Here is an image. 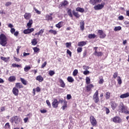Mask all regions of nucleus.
I'll return each mask as SVG.
<instances>
[{"label":"nucleus","instance_id":"1","mask_svg":"<svg viewBox=\"0 0 129 129\" xmlns=\"http://www.w3.org/2000/svg\"><path fill=\"white\" fill-rule=\"evenodd\" d=\"M8 39L7 38V36L4 34H1L0 35V44L2 45L3 47H5L8 42Z\"/></svg>","mask_w":129,"mask_h":129},{"label":"nucleus","instance_id":"2","mask_svg":"<svg viewBox=\"0 0 129 129\" xmlns=\"http://www.w3.org/2000/svg\"><path fill=\"white\" fill-rule=\"evenodd\" d=\"M10 121L11 123H14V122H15L16 124H19V123H21V122H22V118H20L18 116H14L11 117Z\"/></svg>","mask_w":129,"mask_h":129},{"label":"nucleus","instance_id":"3","mask_svg":"<svg viewBox=\"0 0 129 129\" xmlns=\"http://www.w3.org/2000/svg\"><path fill=\"white\" fill-rule=\"evenodd\" d=\"M126 107L124 106L123 103L120 102L118 106V111L121 113H123L124 110H126Z\"/></svg>","mask_w":129,"mask_h":129},{"label":"nucleus","instance_id":"4","mask_svg":"<svg viewBox=\"0 0 129 129\" xmlns=\"http://www.w3.org/2000/svg\"><path fill=\"white\" fill-rule=\"evenodd\" d=\"M105 5V3H102L101 4H98L94 7V10L95 11H99L100 10H102L103 8H104V6Z\"/></svg>","mask_w":129,"mask_h":129},{"label":"nucleus","instance_id":"5","mask_svg":"<svg viewBox=\"0 0 129 129\" xmlns=\"http://www.w3.org/2000/svg\"><path fill=\"white\" fill-rule=\"evenodd\" d=\"M93 99L95 103H98L99 102V97H98V91H96L93 96Z\"/></svg>","mask_w":129,"mask_h":129},{"label":"nucleus","instance_id":"6","mask_svg":"<svg viewBox=\"0 0 129 129\" xmlns=\"http://www.w3.org/2000/svg\"><path fill=\"white\" fill-rule=\"evenodd\" d=\"M90 121L93 126H96L97 124V121H96L95 118H94V116L92 115L90 117Z\"/></svg>","mask_w":129,"mask_h":129},{"label":"nucleus","instance_id":"7","mask_svg":"<svg viewBox=\"0 0 129 129\" xmlns=\"http://www.w3.org/2000/svg\"><path fill=\"white\" fill-rule=\"evenodd\" d=\"M112 121L115 122V123H120V122H121V118L117 116H116L112 118Z\"/></svg>","mask_w":129,"mask_h":129},{"label":"nucleus","instance_id":"8","mask_svg":"<svg viewBox=\"0 0 129 129\" xmlns=\"http://www.w3.org/2000/svg\"><path fill=\"white\" fill-rule=\"evenodd\" d=\"M68 5V2L67 1H63L59 5L58 8L59 9H63V8H65L66 6Z\"/></svg>","mask_w":129,"mask_h":129},{"label":"nucleus","instance_id":"9","mask_svg":"<svg viewBox=\"0 0 129 129\" xmlns=\"http://www.w3.org/2000/svg\"><path fill=\"white\" fill-rule=\"evenodd\" d=\"M34 28H29L25 29L23 31L24 34H31V33H32V32H34Z\"/></svg>","mask_w":129,"mask_h":129},{"label":"nucleus","instance_id":"10","mask_svg":"<svg viewBox=\"0 0 129 129\" xmlns=\"http://www.w3.org/2000/svg\"><path fill=\"white\" fill-rule=\"evenodd\" d=\"M98 33L99 35V37L101 38V39H103V38H105L106 35L105 33H104L103 31L102 30H99L98 31Z\"/></svg>","mask_w":129,"mask_h":129},{"label":"nucleus","instance_id":"11","mask_svg":"<svg viewBox=\"0 0 129 129\" xmlns=\"http://www.w3.org/2000/svg\"><path fill=\"white\" fill-rule=\"evenodd\" d=\"M102 2V0H90V3L93 6H95L96 4H100Z\"/></svg>","mask_w":129,"mask_h":129},{"label":"nucleus","instance_id":"12","mask_svg":"<svg viewBox=\"0 0 129 129\" xmlns=\"http://www.w3.org/2000/svg\"><path fill=\"white\" fill-rule=\"evenodd\" d=\"M12 92L15 96H18V95H19V89L16 87L13 88Z\"/></svg>","mask_w":129,"mask_h":129},{"label":"nucleus","instance_id":"13","mask_svg":"<svg viewBox=\"0 0 129 129\" xmlns=\"http://www.w3.org/2000/svg\"><path fill=\"white\" fill-rule=\"evenodd\" d=\"M110 105L111 106L112 109H113V110H114V109H115V108H116L117 106V104L114 101H111L110 102Z\"/></svg>","mask_w":129,"mask_h":129},{"label":"nucleus","instance_id":"14","mask_svg":"<svg viewBox=\"0 0 129 129\" xmlns=\"http://www.w3.org/2000/svg\"><path fill=\"white\" fill-rule=\"evenodd\" d=\"M94 55L97 56V57H101V56L103 55V53L101 51H97V50H96L94 52Z\"/></svg>","mask_w":129,"mask_h":129},{"label":"nucleus","instance_id":"15","mask_svg":"<svg viewBox=\"0 0 129 129\" xmlns=\"http://www.w3.org/2000/svg\"><path fill=\"white\" fill-rule=\"evenodd\" d=\"M58 104H59V103H58V101L56 100V99H54L53 100V102H52L53 107H54V108L58 107Z\"/></svg>","mask_w":129,"mask_h":129},{"label":"nucleus","instance_id":"16","mask_svg":"<svg viewBox=\"0 0 129 129\" xmlns=\"http://www.w3.org/2000/svg\"><path fill=\"white\" fill-rule=\"evenodd\" d=\"M119 97L120 98H121L122 99H123V98H126L127 97H129V93L127 92L126 93L122 94L121 95H120Z\"/></svg>","mask_w":129,"mask_h":129},{"label":"nucleus","instance_id":"17","mask_svg":"<svg viewBox=\"0 0 129 129\" xmlns=\"http://www.w3.org/2000/svg\"><path fill=\"white\" fill-rule=\"evenodd\" d=\"M31 17H32L31 13H26L24 14V19H25V20H30Z\"/></svg>","mask_w":129,"mask_h":129},{"label":"nucleus","instance_id":"18","mask_svg":"<svg viewBox=\"0 0 129 129\" xmlns=\"http://www.w3.org/2000/svg\"><path fill=\"white\" fill-rule=\"evenodd\" d=\"M44 31H45L44 29H41L38 32L35 33V36L37 35L38 37H39V36H42V34L44 33Z\"/></svg>","mask_w":129,"mask_h":129},{"label":"nucleus","instance_id":"19","mask_svg":"<svg viewBox=\"0 0 129 129\" xmlns=\"http://www.w3.org/2000/svg\"><path fill=\"white\" fill-rule=\"evenodd\" d=\"M87 41H80L78 42V46L79 47H83V46H85L86 45Z\"/></svg>","mask_w":129,"mask_h":129},{"label":"nucleus","instance_id":"20","mask_svg":"<svg viewBox=\"0 0 129 129\" xmlns=\"http://www.w3.org/2000/svg\"><path fill=\"white\" fill-rule=\"evenodd\" d=\"M93 87H94V86H93V85L92 84H90L87 85L86 86V89H87V92H89V91L91 90V88H93Z\"/></svg>","mask_w":129,"mask_h":129},{"label":"nucleus","instance_id":"21","mask_svg":"<svg viewBox=\"0 0 129 129\" xmlns=\"http://www.w3.org/2000/svg\"><path fill=\"white\" fill-rule=\"evenodd\" d=\"M32 25H33V20L31 19L29 20L28 23L27 24V28L30 29V28H31Z\"/></svg>","mask_w":129,"mask_h":129},{"label":"nucleus","instance_id":"22","mask_svg":"<svg viewBox=\"0 0 129 129\" xmlns=\"http://www.w3.org/2000/svg\"><path fill=\"white\" fill-rule=\"evenodd\" d=\"M16 88H18L19 89H20V88H23L24 86L21 83H16Z\"/></svg>","mask_w":129,"mask_h":129},{"label":"nucleus","instance_id":"23","mask_svg":"<svg viewBox=\"0 0 129 129\" xmlns=\"http://www.w3.org/2000/svg\"><path fill=\"white\" fill-rule=\"evenodd\" d=\"M59 83L60 84V87H62V88H64L65 87V83H64V81L62 79H59Z\"/></svg>","mask_w":129,"mask_h":129},{"label":"nucleus","instance_id":"24","mask_svg":"<svg viewBox=\"0 0 129 129\" xmlns=\"http://www.w3.org/2000/svg\"><path fill=\"white\" fill-rule=\"evenodd\" d=\"M52 15L53 14H50V15H46L45 18L46 19V20H47V21H52V20H53V18L52 17Z\"/></svg>","mask_w":129,"mask_h":129},{"label":"nucleus","instance_id":"25","mask_svg":"<svg viewBox=\"0 0 129 129\" xmlns=\"http://www.w3.org/2000/svg\"><path fill=\"white\" fill-rule=\"evenodd\" d=\"M80 27L81 29V31H84V25H85L84 21H81L80 23Z\"/></svg>","mask_w":129,"mask_h":129},{"label":"nucleus","instance_id":"26","mask_svg":"<svg viewBox=\"0 0 129 129\" xmlns=\"http://www.w3.org/2000/svg\"><path fill=\"white\" fill-rule=\"evenodd\" d=\"M1 60H3V61H4V62H9V60H10V57H5L4 56H1Z\"/></svg>","mask_w":129,"mask_h":129},{"label":"nucleus","instance_id":"27","mask_svg":"<svg viewBox=\"0 0 129 129\" xmlns=\"http://www.w3.org/2000/svg\"><path fill=\"white\" fill-rule=\"evenodd\" d=\"M73 14L75 17H76V18H80V15H79L78 13L76 12L75 10L73 11Z\"/></svg>","mask_w":129,"mask_h":129},{"label":"nucleus","instance_id":"28","mask_svg":"<svg viewBox=\"0 0 129 129\" xmlns=\"http://www.w3.org/2000/svg\"><path fill=\"white\" fill-rule=\"evenodd\" d=\"M9 81L10 82H14V81H16V77L15 76H11L9 79H8Z\"/></svg>","mask_w":129,"mask_h":129},{"label":"nucleus","instance_id":"29","mask_svg":"<svg viewBox=\"0 0 129 129\" xmlns=\"http://www.w3.org/2000/svg\"><path fill=\"white\" fill-rule=\"evenodd\" d=\"M36 80L39 81V82H42L44 80V79L41 76H38L36 77Z\"/></svg>","mask_w":129,"mask_h":129},{"label":"nucleus","instance_id":"30","mask_svg":"<svg viewBox=\"0 0 129 129\" xmlns=\"http://www.w3.org/2000/svg\"><path fill=\"white\" fill-rule=\"evenodd\" d=\"M67 80L69 82H71V83H72V82L74 81V79H73L72 77L69 76L68 77Z\"/></svg>","mask_w":129,"mask_h":129},{"label":"nucleus","instance_id":"31","mask_svg":"<svg viewBox=\"0 0 129 129\" xmlns=\"http://www.w3.org/2000/svg\"><path fill=\"white\" fill-rule=\"evenodd\" d=\"M77 12H80V13H83L84 12V9L78 7L76 8Z\"/></svg>","mask_w":129,"mask_h":129},{"label":"nucleus","instance_id":"32","mask_svg":"<svg viewBox=\"0 0 129 129\" xmlns=\"http://www.w3.org/2000/svg\"><path fill=\"white\" fill-rule=\"evenodd\" d=\"M31 43L32 44V45H33V46H36V45H37V39L36 38H34L32 41H31Z\"/></svg>","mask_w":129,"mask_h":129},{"label":"nucleus","instance_id":"33","mask_svg":"<svg viewBox=\"0 0 129 129\" xmlns=\"http://www.w3.org/2000/svg\"><path fill=\"white\" fill-rule=\"evenodd\" d=\"M96 37V35L94 34H90L88 35V38L89 39H94Z\"/></svg>","mask_w":129,"mask_h":129},{"label":"nucleus","instance_id":"34","mask_svg":"<svg viewBox=\"0 0 129 129\" xmlns=\"http://www.w3.org/2000/svg\"><path fill=\"white\" fill-rule=\"evenodd\" d=\"M62 24H63L62 22H60L57 24H56L55 27H56V28H58V29H60V28L62 27Z\"/></svg>","mask_w":129,"mask_h":129},{"label":"nucleus","instance_id":"35","mask_svg":"<svg viewBox=\"0 0 129 129\" xmlns=\"http://www.w3.org/2000/svg\"><path fill=\"white\" fill-rule=\"evenodd\" d=\"M20 80H21L22 83L24 84V85H27V81H26V80H25L23 78H21Z\"/></svg>","mask_w":129,"mask_h":129},{"label":"nucleus","instance_id":"36","mask_svg":"<svg viewBox=\"0 0 129 129\" xmlns=\"http://www.w3.org/2000/svg\"><path fill=\"white\" fill-rule=\"evenodd\" d=\"M120 30H121V27L120 26H117L114 28V31H115V32H117V31H120Z\"/></svg>","mask_w":129,"mask_h":129},{"label":"nucleus","instance_id":"37","mask_svg":"<svg viewBox=\"0 0 129 129\" xmlns=\"http://www.w3.org/2000/svg\"><path fill=\"white\" fill-rule=\"evenodd\" d=\"M68 14L69 15L71 18H72L73 17V15H72V10L71 9H69L68 11Z\"/></svg>","mask_w":129,"mask_h":129},{"label":"nucleus","instance_id":"38","mask_svg":"<svg viewBox=\"0 0 129 129\" xmlns=\"http://www.w3.org/2000/svg\"><path fill=\"white\" fill-rule=\"evenodd\" d=\"M30 69H31V67L26 66L24 68V71L25 72H28V71H29V70H30Z\"/></svg>","mask_w":129,"mask_h":129},{"label":"nucleus","instance_id":"39","mask_svg":"<svg viewBox=\"0 0 129 129\" xmlns=\"http://www.w3.org/2000/svg\"><path fill=\"white\" fill-rule=\"evenodd\" d=\"M4 127L6 129L11 128V126L10 125V123H9V122L6 123Z\"/></svg>","mask_w":129,"mask_h":129},{"label":"nucleus","instance_id":"40","mask_svg":"<svg viewBox=\"0 0 129 129\" xmlns=\"http://www.w3.org/2000/svg\"><path fill=\"white\" fill-rule=\"evenodd\" d=\"M110 97V93L109 92H106L105 94V98L106 99H109V98Z\"/></svg>","mask_w":129,"mask_h":129},{"label":"nucleus","instance_id":"41","mask_svg":"<svg viewBox=\"0 0 129 129\" xmlns=\"http://www.w3.org/2000/svg\"><path fill=\"white\" fill-rule=\"evenodd\" d=\"M86 83L88 85L90 83V78L88 77L86 78Z\"/></svg>","mask_w":129,"mask_h":129},{"label":"nucleus","instance_id":"42","mask_svg":"<svg viewBox=\"0 0 129 129\" xmlns=\"http://www.w3.org/2000/svg\"><path fill=\"white\" fill-rule=\"evenodd\" d=\"M12 67L14 68H16V67H17V68H19V67H21V65L19 64H17L16 63H13L12 64Z\"/></svg>","mask_w":129,"mask_h":129},{"label":"nucleus","instance_id":"43","mask_svg":"<svg viewBox=\"0 0 129 129\" xmlns=\"http://www.w3.org/2000/svg\"><path fill=\"white\" fill-rule=\"evenodd\" d=\"M33 49L35 53H37V52H39L40 51V48L37 47H34Z\"/></svg>","mask_w":129,"mask_h":129},{"label":"nucleus","instance_id":"44","mask_svg":"<svg viewBox=\"0 0 129 129\" xmlns=\"http://www.w3.org/2000/svg\"><path fill=\"white\" fill-rule=\"evenodd\" d=\"M78 74V70H75L73 73V76H76Z\"/></svg>","mask_w":129,"mask_h":129},{"label":"nucleus","instance_id":"45","mask_svg":"<svg viewBox=\"0 0 129 129\" xmlns=\"http://www.w3.org/2000/svg\"><path fill=\"white\" fill-rule=\"evenodd\" d=\"M118 79H117V82H118V84H121V83H122V82L121 81V79L120 78V77H117Z\"/></svg>","mask_w":129,"mask_h":129},{"label":"nucleus","instance_id":"46","mask_svg":"<svg viewBox=\"0 0 129 129\" xmlns=\"http://www.w3.org/2000/svg\"><path fill=\"white\" fill-rule=\"evenodd\" d=\"M49 33H51V34H53V35H56L57 34V31L56 30H50L49 31Z\"/></svg>","mask_w":129,"mask_h":129},{"label":"nucleus","instance_id":"47","mask_svg":"<svg viewBox=\"0 0 129 129\" xmlns=\"http://www.w3.org/2000/svg\"><path fill=\"white\" fill-rule=\"evenodd\" d=\"M49 75H50V76H53V75H54V74H55V72H54V71H49V73H48Z\"/></svg>","mask_w":129,"mask_h":129},{"label":"nucleus","instance_id":"48","mask_svg":"<svg viewBox=\"0 0 129 129\" xmlns=\"http://www.w3.org/2000/svg\"><path fill=\"white\" fill-rule=\"evenodd\" d=\"M66 103H67V102L64 101V105L63 106H62V107H61L62 110H64L65 108H66V107H67V105L66 104Z\"/></svg>","mask_w":129,"mask_h":129},{"label":"nucleus","instance_id":"49","mask_svg":"<svg viewBox=\"0 0 129 129\" xmlns=\"http://www.w3.org/2000/svg\"><path fill=\"white\" fill-rule=\"evenodd\" d=\"M66 46L67 48H69L70 47H71V42H67L66 43Z\"/></svg>","mask_w":129,"mask_h":129},{"label":"nucleus","instance_id":"50","mask_svg":"<svg viewBox=\"0 0 129 129\" xmlns=\"http://www.w3.org/2000/svg\"><path fill=\"white\" fill-rule=\"evenodd\" d=\"M77 51L78 53H81L82 52V47H78Z\"/></svg>","mask_w":129,"mask_h":129},{"label":"nucleus","instance_id":"51","mask_svg":"<svg viewBox=\"0 0 129 129\" xmlns=\"http://www.w3.org/2000/svg\"><path fill=\"white\" fill-rule=\"evenodd\" d=\"M67 53L69 55L70 57H71L72 52L69 49H67Z\"/></svg>","mask_w":129,"mask_h":129},{"label":"nucleus","instance_id":"52","mask_svg":"<svg viewBox=\"0 0 129 129\" xmlns=\"http://www.w3.org/2000/svg\"><path fill=\"white\" fill-rule=\"evenodd\" d=\"M118 75V73H117V72H115L113 75V78L114 79L116 78Z\"/></svg>","mask_w":129,"mask_h":129},{"label":"nucleus","instance_id":"53","mask_svg":"<svg viewBox=\"0 0 129 129\" xmlns=\"http://www.w3.org/2000/svg\"><path fill=\"white\" fill-rule=\"evenodd\" d=\"M46 102L48 106H49V107H51V103H50V101H49V100H47L46 101Z\"/></svg>","mask_w":129,"mask_h":129},{"label":"nucleus","instance_id":"54","mask_svg":"<svg viewBox=\"0 0 129 129\" xmlns=\"http://www.w3.org/2000/svg\"><path fill=\"white\" fill-rule=\"evenodd\" d=\"M46 65H47V62L45 61L41 66V68H45V67L46 66Z\"/></svg>","mask_w":129,"mask_h":129},{"label":"nucleus","instance_id":"55","mask_svg":"<svg viewBox=\"0 0 129 129\" xmlns=\"http://www.w3.org/2000/svg\"><path fill=\"white\" fill-rule=\"evenodd\" d=\"M35 12H36V14L38 15H40L41 14V11L37 10V9H34Z\"/></svg>","mask_w":129,"mask_h":129},{"label":"nucleus","instance_id":"56","mask_svg":"<svg viewBox=\"0 0 129 129\" xmlns=\"http://www.w3.org/2000/svg\"><path fill=\"white\" fill-rule=\"evenodd\" d=\"M10 32L11 33V34H14V33H15L16 32V29H15V28H11Z\"/></svg>","mask_w":129,"mask_h":129},{"label":"nucleus","instance_id":"57","mask_svg":"<svg viewBox=\"0 0 129 129\" xmlns=\"http://www.w3.org/2000/svg\"><path fill=\"white\" fill-rule=\"evenodd\" d=\"M28 120H29V118H28V117H25V118L23 119V120H24L25 123H27V122H28Z\"/></svg>","mask_w":129,"mask_h":129},{"label":"nucleus","instance_id":"58","mask_svg":"<svg viewBox=\"0 0 129 129\" xmlns=\"http://www.w3.org/2000/svg\"><path fill=\"white\" fill-rule=\"evenodd\" d=\"M105 111H106V114H108V113H109V112H110L109 109H108V108H107V107L105 108Z\"/></svg>","mask_w":129,"mask_h":129},{"label":"nucleus","instance_id":"59","mask_svg":"<svg viewBox=\"0 0 129 129\" xmlns=\"http://www.w3.org/2000/svg\"><path fill=\"white\" fill-rule=\"evenodd\" d=\"M12 5V2H7L6 3L5 6L6 7H9Z\"/></svg>","mask_w":129,"mask_h":129},{"label":"nucleus","instance_id":"60","mask_svg":"<svg viewBox=\"0 0 129 129\" xmlns=\"http://www.w3.org/2000/svg\"><path fill=\"white\" fill-rule=\"evenodd\" d=\"M71 94H68L67 96V99L69 100L70 99H71Z\"/></svg>","mask_w":129,"mask_h":129},{"label":"nucleus","instance_id":"61","mask_svg":"<svg viewBox=\"0 0 129 129\" xmlns=\"http://www.w3.org/2000/svg\"><path fill=\"white\" fill-rule=\"evenodd\" d=\"M124 19V18L122 16H120L118 17V20H119L120 21H122V20H123Z\"/></svg>","mask_w":129,"mask_h":129},{"label":"nucleus","instance_id":"62","mask_svg":"<svg viewBox=\"0 0 129 129\" xmlns=\"http://www.w3.org/2000/svg\"><path fill=\"white\" fill-rule=\"evenodd\" d=\"M83 74L84 75H87V74H89V71H84Z\"/></svg>","mask_w":129,"mask_h":129},{"label":"nucleus","instance_id":"63","mask_svg":"<svg viewBox=\"0 0 129 129\" xmlns=\"http://www.w3.org/2000/svg\"><path fill=\"white\" fill-rule=\"evenodd\" d=\"M13 34H14V36H15V37H18V36L19 35V32L18 31H16Z\"/></svg>","mask_w":129,"mask_h":129},{"label":"nucleus","instance_id":"64","mask_svg":"<svg viewBox=\"0 0 129 129\" xmlns=\"http://www.w3.org/2000/svg\"><path fill=\"white\" fill-rule=\"evenodd\" d=\"M14 59H15V61H16V62H20V61H21V59L18 58L16 57H14Z\"/></svg>","mask_w":129,"mask_h":129}]
</instances>
